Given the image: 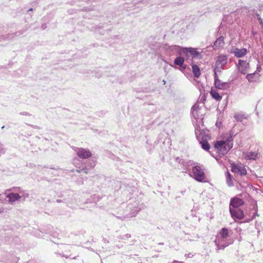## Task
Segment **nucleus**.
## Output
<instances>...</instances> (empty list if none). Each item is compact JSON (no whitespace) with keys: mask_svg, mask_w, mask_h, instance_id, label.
<instances>
[{"mask_svg":"<svg viewBox=\"0 0 263 263\" xmlns=\"http://www.w3.org/2000/svg\"><path fill=\"white\" fill-rule=\"evenodd\" d=\"M215 242L218 249H223L232 243L229 235L228 229L223 228L218 234Z\"/></svg>","mask_w":263,"mask_h":263,"instance_id":"f257e3e1","label":"nucleus"},{"mask_svg":"<svg viewBox=\"0 0 263 263\" xmlns=\"http://www.w3.org/2000/svg\"><path fill=\"white\" fill-rule=\"evenodd\" d=\"M233 143H224L223 141H218L214 144V148L219 156H224L232 148Z\"/></svg>","mask_w":263,"mask_h":263,"instance_id":"f03ea898","label":"nucleus"},{"mask_svg":"<svg viewBox=\"0 0 263 263\" xmlns=\"http://www.w3.org/2000/svg\"><path fill=\"white\" fill-rule=\"evenodd\" d=\"M176 161L180 164L181 168L183 170L182 172L187 174L189 175H191V170H193V166L197 164V163L192 160L184 161L179 157L176 158Z\"/></svg>","mask_w":263,"mask_h":263,"instance_id":"7ed1b4c3","label":"nucleus"},{"mask_svg":"<svg viewBox=\"0 0 263 263\" xmlns=\"http://www.w3.org/2000/svg\"><path fill=\"white\" fill-rule=\"evenodd\" d=\"M189 176L198 182H202L205 179L203 170L200 166L196 164L193 166V170L191 171V175Z\"/></svg>","mask_w":263,"mask_h":263,"instance_id":"20e7f679","label":"nucleus"},{"mask_svg":"<svg viewBox=\"0 0 263 263\" xmlns=\"http://www.w3.org/2000/svg\"><path fill=\"white\" fill-rule=\"evenodd\" d=\"M28 196V194L23 191H21L19 193L6 192V197L9 199V202L11 204H13L15 201L20 200L22 198L25 199Z\"/></svg>","mask_w":263,"mask_h":263,"instance_id":"39448f33","label":"nucleus"},{"mask_svg":"<svg viewBox=\"0 0 263 263\" xmlns=\"http://www.w3.org/2000/svg\"><path fill=\"white\" fill-rule=\"evenodd\" d=\"M228 63V57L225 55H219L215 62L216 71H221Z\"/></svg>","mask_w":263,"mask_h":263,"instance_id":"423d86ee","label":"nucleus"},{"mask_svg":"<svg viewBox=\"0 0 263 263\" xmlns=\"http://www.w3.org/2000/svg\"><path fill=\"white\" fill-rule=\"evenodd\" d=\"M179 55L181 56H186L189 57L190 55L193 58H197L199 55V53L194 48H183L182 50H179Z\"/></svg>","mask_w":263,"mask_h":263,"instance_id":"0eeeda50","label":"nucleus"},{"mask_svg":"<svg viewBox=\"0 0 263 263\" xmlns=\"http://www.w3.org/2000/svg\"><path fill=\"white\" fill-rule=\"evenodd\" d=\"M236 66L239 73L246 74L249 69V63L246 61L239 60Z\"/></svg>","mask_w":263,"mask_h":263,"instance_id":"6e6552de","label":"nucleus"},{"mask_svg":"<svg viewBox=\"0 0 263 263\" xmlns=\"http://www.w3.org/2000/svg\"><path fill=\"white\" fill-rule=\"evenodd\" d=\"M195 133L197 139L199 141V143L200 144L201 147L205 151L209 150L210 148V144L206 140H203L202 139L201 133H200V130H199L197 127L195 128Z\"/></svg>","mask_w":263,"mask_h":263,"instance_id":"1a4fd4ad","label":"nucleus"},{"mask_svg":"<svg viewBox=\"0 0 263 263\" xmlns=\"http://www.w3.org/2000/svg\"><path fill=\"white\" fill-rule=\"evenodd\" d=\"M229 211L231 217L236 221V220H241L244 217V213L242 210L240 209H233L229 207Z\"/></svg>","mask_w":263,"mask_h":263,"instance_id":"9d476101","label":"nucleus"},{"mask_svg":"<svg viewBox=\"0 0 263 263\" xmlns=\"http://www.w3.org/2000/svg\"><path fill=\"white\" fill-rule=\"evenodd\" d=\"M75 151L78 156L82 159H86L90 157L91 153L88 150L83 148H77Z\"/></svg>","mask_w":263,"mask_h":263,"instance_id":"9b49d317","label":"nucleus"},{"mask_svg":"<svg viewBox=\"0 0 263 263\" xmlns=\"http://www.w3.org/2000/svg\"><path fill=\"white\" fill-rule=\"evenodd\" d=\"M243 204L244 201L242 199L235 197L231 199L229 207L232 208L233 209H237Z\"/></svg>","mask_w":263,"mask_h":263,"instance_id":"f8f14e48","label":"nucleus"},{"mask_svg":"<svg viewBox=\"0 0 263 263\" xmlns=\"http://www.w3.org/2000/svg\"><path fill=\"white\" fill-rule=\"evenodd\" d=\"M230 52L233 53L236 58H239L244 57L247 54V50L245 48L241 49L233 48L231 49Z\"/></svg>","mask_w":263,"mask_h":263,"instance_id":"ddd939ff","label":"nucleus"},{"mask_svg":"<svg viewBox=\"0 0 263 263\" xmlns=\"http://www.w3.org/2000/svg\"><path fill=\"white\" fill-rule=\"evenodd\" d=\"M232 171L234 173H239L241 175H245L247 174V171L245 166L242 165H233L232 166Z\"/></svg>","mask_w":263,"mask_h":263,"instance_id":"4468645a","label":"nucleus"},{"mask_svg":"<svg viewBox=\"0 0 263 263\" xmlns=\"http://www.w3.org/2000/svg\"><path fill=\"white\" fill-rule=\"evenodd\" d=\"M257 152H247L243 153V157L247 160H255L257 158Z\"/></svg>","mask_w":263,"mask_h":263,"instance_id":"2eb2a0df","label":"nucleus"},{"mask_svg":"<svg viewBox=\"0 0 263 263\" xmlns=\"http://www.w3.org/2000/svg\"><path fill=\"white\" fill-rule=\"evenodd\" d=\"M216 88L220 90H226L230 87V83L228 82H222L221 80H217L214 82Z\"/></svg>","mask_w":263,"mask_h":263,"instance_id":"dca6fc26","label":"nucleus"},{"mask_svg":"<svg viewBox=\"0 0 263 263\" xmlns=\"http://www.w3.org/2000/svg\"><path fill=\"white\" fill-rule=\"evenodd\" d=\"M233 132L231 130L224 134L222 136V139L220 141H223L224 143H233L232 142L233 141Z\"/></svg>","mask_w":263,"mask_h":263,"instance_id":"f3484780","label":"nucleus"},{"mask_svg":"<svg viewBox=\"0 0 263 263\" xmlns=\"http://www.w3.org/2000/svg\"><path fill=\"white\" fill-rule=\"evenodd\" d=\"M200 110L199 105L196 104H194L191 109L192 115L197 121L200 119V117L202 116V115H200Z\"/></svg>","mask_w":263,"mask_h":263,"instance_id":"a211bd4d","label":"nucleus"},{"mask_svg":"<svg viewBox=\"0 0 263 263\" xmlns=\"http://www.w3.org/2000/svg\"><path fill=\"white\" fill-rule=\"evenodd\" d=\"M247 116L242 112H237L234 115V118L238 122H242L244 119H247Z\"/></svg>","mask_w":263,"mask_h":263,"instance_id":"6ab92c4d","label":"nucleus"},{"mask_svg":"<svg viewBox=\"0 0 263 263\" xmlns=\"http://www.w3.org/2000/svg\"><path fill=\"white\" fill-rule=\"evenodd\" d=\"M258 78V74L254 72L253 73L248 74L246 76V79L250 82H253L256 81Z\"/></svg>","mask_w":263,"mask_h":263,"instance_id":"aec40b11","label":"nucleus"},{"mask_svg":"<svg viewBox=\"0 0 263 263\" xmlns=\"http://www.w3.org/2000/svg\"><path fill=\"white\" fill-rule=\"evenodd\" d=\"M210 94L212 98L216 101H220L222 99V97L219 94L217 90L215 89H212Z\"/></svg>","mask_w":263,"mask_h":263,"instance_id":"412c9836","label":"nucleus"},{"mask_svg":"<svg viewBox=\"0 0 263 263\" xmlns=\"http://www.w3.org/2000/svg\"><path fill=\"white\" fill-rule=\"evenodd\" d=\"M224 45V38L223 36L219 37L214 43V46L216 48L222 47Z\"/></svg>","mask_w":263,"mask_h":263,"instance_id":"4be33fe9","label":"nucleus"},{"mask_svg":"<svg viewBox=\"0 0 263 263\" xmlns=\"http://www.w3.org/2000/svg\"><path fill=\"white\" fill-rule=\"evenodd\" d=\"M192 68L194 77L195 78H199L201 74L199 67L197 65H193Z\"/></svg>","mask_w":263,"mask_h":263,"instance_id":"5701e85b","label":"nucleus"},{"mask_svg":"<svg viewBox=\"0 0 263 263\" xmlns=\"http://www.w3.org/2000/svg\"><path fill=\"white\" fill-rule=\"evenodd\" d=\"M184 62V58L182 57H177L174 60V64L176 65L182 67Z\"/></svg>","mask_w":263,"mask_h":263,"instance_id":"b1692460","label":"nucleus"},{"mask_svg":"<svg viewBox=\"0 0 263 263\" xmlns=\"http://www.w3.org/2000/svg\"><path fill=\"white\" fill-rule=\"evenodd\" d=\"M226 181L227 183L229 186L233 185V181L232 180V176L229 172H227L226 174Z\"/></svg>","mask_w":263,"mask_h":263,"instance_id":"393cba45","label":"nucleus"},{"mask_svg":"<svg viewBox=\"0 0 263 263\" xmlns=\"http://www.w3.org/2000/svg\"><path fill=\"white\" fill-rule=\"evenodd\" d=\"M182 48L176 45H172L169 47V49L172 53H174V52L175 51H178L179 53V50H182Z\"/></svg>","mask_w":263,"mask_h":263,"instance_id":"a878e982","label":"nucleus"},{"mask_svg":"<svg viewBox=\"0 0 263 263\" xmlns=\"http://www.w3.org/2000/svg\"><path fill=\"white\" fill-rule=\"evenodd\" d=\"M95 162L92 161L87 162L86 164H85V169H86L87 168H92L95 166Z\"/></svg>","mask_w":263,"mask_h":263,"instance_id":"bb28decb","label":"nucleus"},{"mask_svg":"<svg viewBox=\"0 0 263 263\" xmlns=\"http://www.w3.org/2000/svg\"><path fill=\"white\" fill-rule=\"evenodd\" d=\"M221 71H216V67L214 69V82H216L217 80H219L218 77L217 72H221Z\"/></svg>","mask_w":263,"mask_h":263,"instance_id":"cd10ccee","label":"nucleus"},{"mask_svg":"<svg viewBox=\"0 0 263 263\" xmlns=\"http://www.w3.org/2000/svg\"><path fill=\"white\" fill-rule=\"evenodd\" d=\"M136 214H137V213H133L130 214H129V215H126L123 216V217L121 218H122V219H125L126 218H130V217L135 216Z\"/></svg>","mask_w":263,"mask_h":263,"instance_id":"c85d7f7f","label":"nucleus"},{"mask_svg":"<svg viewBox=\"0 0 263 263\" xmlns=\"http://www.w3.org/2000/svg\"><path fill=\"white\" fill-rule=\"evenodd\" d=\"M257 18L259 21L260 25L263 27V16L261 17L260 15L257 14Z\"/></svg>","mask_w":263,"mask_h":263,"instance_id":"c756f323","label":"nucleus"},{"mask_svg":"<svg viewBox=\"0 0 263 263\" xmlns=\"http://www.w3.org/2000/svg\"><path fill=\"white\" fill-rule=\"evenodd\" d=\"M4 153L3 144L0 143V156Z\"/></svg>","mask_w":263,"mask_h":263,"instance_id":"7c9ffc66","label":"nucleus"},{"mask_svg":"<svg viewBox=\"0 0 263 263\" xmlns=\"http://www.w3.org/2000/svg\"><path fill=\"white\" fill-rule=\"evenodd\" d=\"M130 237H131V236L129 234H126L122 236L121 238L122 239H127L128 238H130Z\"/></svg>","mask_w":263,"mask_h":263,"instance_id":"2f4dec72","label":"nucleus"},{"mask_svg":"<svg viewBox=\"0 0 263 263\" xmlns=\"http://www.w3.org/2000/svg\"><path fill=\"white\" fill-rule=\"evenodd\" d=\"M6 193L4 195L0 194V202H2L4 199L6 198Z\"/></svg>","mask_w":263,"mask_h":263,"instance_id":"473e14b6","label":"nucleus"},{"mask_svg":"<svg viewBox=\"0 0 263 263\" xmlns=\"http://www.w3.org/2000/svg\"><path fill=\"white\" fill-rule=\"evenodd\" d=\"M186 258H191L194 255L192 254V253H187V254H185V255H184Z\"/></svg>","mask_w":263,"mask_h":263,"instance_id":"72a5a7b5","label":"nucleus"},{"mask_svg":"<svg viewBox=\"0 0 263 263\" xmlns=\"http://www.w3.org/2000/svg\"><path fill=\"white\" fill-rule=\"evenodd\" d=\"M172 263H184L183 261H180L177 260H174Z\"/></svg>","mask_w":263,"mask_h":263,"instance_id":"f704fd0d","label":"nucleus"},{"mask_svg":"<svg viewBox=\"0 0 263 263\" xmlns=\"http://www.w3.org/2000/svg\"><path fill=\"white\" fill-rule=\"evenodd\" d=\"M258 216V215L257 214V212H255L254 214H253V217L252 218H254L255 216Z\"/></svg>","mask_w":263,"mask_h":263,"instance_id":"c9c22d12","label":"nucleus"},{"mask_svg":"<svg viewBox=\"0 0 263 263\" xmlns=\"http://www.w3.org/2000/svg\"><path fill=\"white\" fill-rule=\"evenodd\" d=\"M4 212V209L3 208H0V214Z\"/></svg>","mask_w":263,"mask_h":263,"instance_id":"e433bc0d","label":"nucleus"},{"mask_svg":"<svg viewBox=\"0 0 263 263\" xmlns=\"http://www.w3.org/2000/svg\"><path fill=\"white\" fill-rule=\"evenodd\" d=\"M42 28L43 29H45V25H42Z\"/></svg>","mask_w":263,"mask_h":263,"instance_id":"4c0bfd02","label":"nucleus"},{"mask_svg":"<svg viewBox=\"0 0 263 263\" xmlns=\"http://www.w3.org/2000/svg\"><path fill=\"white\" fill-rule=\"evenodd\" d=\"M76 161H78V160H76V159H74V163L75 164H77V162H76Z\"/></svg>","mask_w":263,"mask_h":263,"instance_id":"58836bf2","label":"nucleus"},{"mask_svg":"<svg viewBox=\"0 0 263 263\" xmlns=\"http://www.w3.org/2000/svg\"><path fill=\"white\" fill-rule=\"evenodd\" d=\"M163 83H164V84H165V81L163 80Z\"/></svg>","mask_w":263,"mask_h":263,"instance_id":"ea45409f","label":"nucleus"},{"mask_svg":"<svg viewBox=\"0 0 263 263\" xmlns=\"http://www.w3.org/2000/svg\"><path fill=\"white\" fill-rule=\"evenodd\" d=\"M4 127H5V126H3L2 127V129H4Z\"/></svg>","mask_w":263,"mask_h":263,"instance_id":"a19ab883","label":"nucleus"}]
</instances>
